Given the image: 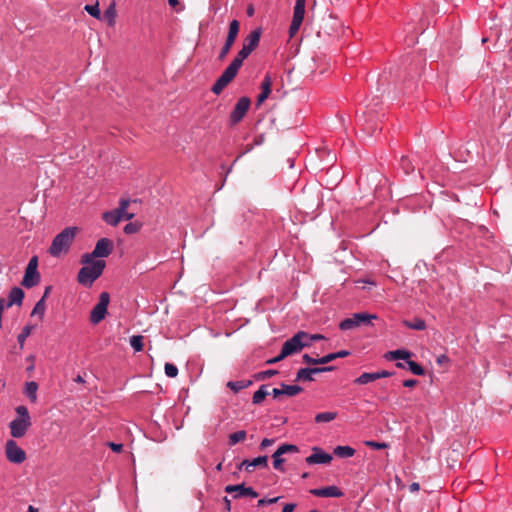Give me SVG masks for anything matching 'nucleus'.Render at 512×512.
<instances>
[{
    "instance_id": "8fccbe9b",
    "label": "nucleus",
    "mask_w": 512,
    "mask_h": 512,
    "mask_svg": "<svg viewBox=\"0 0 512 512\" xmlns=\"http://www.w3.org/2000/svg\"><path fill=\"white\" fill-rule=\"evenodd\" d=\"M366 445L369 446V447H372L374 449H377V450H380V449H385L388 447V444L387 443H384V442H375V441H367L366 442Z\"/></svg>"
},
{
    "instance_id": "774afa93",
    "label": "nucleus",
    "mask_w": 512,
    "mask_h": 512,
    "mask_svg": "<svg viewBox=\"0 0 512 512\" xmlns=\"http://www.w3.org/2000/svg\"><path fill=\"white\" fill-rule=\"evenodd\" d=\"M271 394H272V396H273L274 398H278V397L282 396V395H283L282 387H280V388H274V389L272 390Z\"/></svg>"
},
{
    "instance_id": "9d476101",
    "label": "nucleus",
    "mask_w": 512,
    "mask_h": 512,
    "mask_svg": "<svg viewBox=\"0 0 512 512\" xmlns=\"http://www.w3.org/2000/svg\"><path fill=\"white\" fill-rule=\"evenodd\" d=\"M250 104H251L250 99L245 96L241 97L237 101L235 107L233 108L232 112L230 113L229 120H230L231 125H236L244 118V116L246 115V113L248 112V110L250 108Z\"/></svg>"
},
{
    "instance_id": "412c9836",
    "label": "nucleus",
    "mask_w": 512,
    "mask_h": 512,
    "mask_svg": "<svg viewBox=\"0 0 512 512\" xmlns=\"http://www.w3.org/2000/svg\"><path fill=\"white\" fill-rule=\"evenodd\" d=\"M262 34V28L258 27L252 30L244 39V42L250 45L252 48L256 49L259 45L260 38Z\"/></svg>"
},
{
    "instance_id": "2f4dec72",
    "label": "nucleus",
    "mask_w": 512,
    "mask_h": 512,
    "mask_svg": "<svg viewBox=\"0 0 512 512\" xmlns=\"http://www.w3.org/2000/svg\"><path fill=\"white\" fill-rule=\"evenodd\" d=\"M255 49L252 48L250 45L246 44L243 41L242 49L238 52L237 56L234 58L236 61H238L240 64H243L244 60L254 51Z\"/></svg>"
},
{
    "instance_id": "f257e3e1",
    "label": "nucleus",
    "mask_w": 512,
    "mask_h": 512,
    "mask_svg": "<svg viewBox=\"0 0 512 512\" xmlns=\"http://www.w3.org/2000/svg\"><path fill=\"white\" fill-rule=\"evenodd\" d=\"M81 263L83 264V267L78 272L77 281L85 287H91L102 275L106 267V262L101 259L95 260L93 258H91L90 261L85 262L83 254L81 256Z\"/></svg>"
},
{
    "instance_id": "58836bf2",
    "label": "nucleus",
    "mask_w": 512,
    "mask_h": 512,
    "mask_svg": "<svg viewBox=\"0 0 512 512\" xmlns=\"http://www.w3.org/2000/svg\"><path fill=\"white\" fill-rule=\"evenodd\" d=\"M104 18L107 20L108 24L110 26L114 25L115 23V17H116V10H115V4L112 3L103 14Z\"/></svg>"
},
{
    "instance_id": "bf43d9fd",
    "label": "nucleus",
    "mask_w": 512,
    "mask_h": 512,
    "mask_svg": "<svg viewBox=\"0 0 512 512\" xmlns=\"http://www.w3.org/2000/svg\"><path fill=\"white\" fill-rule=\"evenodd\" d=\"M302 361L307 364H318L317 358H313L309 354H304L302 356Z\"/></svg>"
},
{
    "instance_id": "39448f33",
    "label": "nucleus",
    "mask_w": 512,
    "mask_h": 512,
    "mask_svg": "<svg viewBox=\"0 0 512 512\" xmlns=\"http://www.w3.org/2000/svg\"><path fill=\"white\" fill-rule=\"evenodd\" d=\"M114 248L113 241L109 238H101L97 241L94 250L91 253L84 254L85 262L90 261L91 258L97 260L96 258H106L108 257Z\"/></svg>"
},
{
    "instance_id": "72a5a7b5",
    "label": "nucleus",
    "mask_w": 512,
    "mask_h": 512,
    "mask_svg": "<svg viewBox=\"0 0 512 512\" xmlns=\"http://www.w3.org/2000/svg\"><path fill=\"white\" fill-rule=\"evenodd\" d=\"M246 435L247 434H246L245 430H240V431H237V432H234V433L230 434L229 437H228L229 445L230 446H234L237 443L245 440Z\"/></svg>"
},
{
    "instance_id": "052dcab7",
    "label": "nucleus",
    "mask_w": 512,
    "mask_h": 512,
    "mask_svg": "<svg viewBox=\"0 0 512 512\" xmlns=\"http://www.w3.org/2000/svg\"><path fill=\"white\" fill-rule=\"evenodd\" d=\"M264 140H265L264 134H259V135L254 137L252 144L254 146H260V145H262L264 143Z\"/></svg>"
},
{
    "instance_id": "de8ad7c7",
    "label": "nucleus",
    "mask_w": 512,
    "mask_h": 512,
    "mask_svg": "<svg viewBox=\"0 0 512 512\" xmlns=\"http://www.w3.org/2000/svg\"><path fill=\"white\" fill-rule=\"evenodd\" d=\"M279 499H280V497L262 498V499L258 500L257 506L263 507L265 505L274 504V503L278 502Z\"/></svg>"
},
{
    "instance_id": "6ab92c4d",
    "label": "nucleus",
    "mask_w": 512,
    "mask_h": 512,
    "mask_svg": "<svg viewBox=\"0 0 512 512\" xmlns=\"http://www.w3.org/2000/svg\"><path fill=\"white\" fill-rule=\"evenodd\" d=\"M306 0H295L292 21L301 23L304 20Z\"/></svg>"
},
{
    "instance_id": "7c9ffc66",
    "label": "nucleus",
    "mask_w": 512,
    "mask_h": 512,
    "mask_svg": "<svg viewBox=\"0 0 512 512\" xmlns=\"http://www.w3.org/2000/svg\"><path fill=\"white\" fill-rule=\"evenodd\" d=\"M353 315H354V320H356L358 322V326H360L362 324L368 325L371 323V320L377 319L376 314L355 313Z\"/></svg>"
},
{
    "instance_id": "6e6552de",
    "label": "nucleus",
    "mask_w": 512,
    "mask_h": 512,
    "mask_svg": "<svg viewBox=\"0 0 512 512\" xmlns=\"http://www.w3.org/2000/svg\"><path fill=\"white\" fill-rule=\"evenodd\" d=\"M239 22L237 20H232L229 24V30H228V35L226 37V41L223 45V47L221 48L220 50V53L218 55V59L219 60H224L225 57L228 55V53L230 52L231 50V47L233 46L237 36H238V33H239Z\"/></svg>"
},
{
    "instance_id": "338daca9",
    "label": "nucleus",
    "mask_w": 512,
    "mask_h": 512,
    "mask_svg": "<svg viewBox=\"0 0 512 512\" xmlns=\"http://www.w3.org/2000/svg\"><path fill=\"white\" fill-rule=\"evenodd\" d=\"M333 354L335 356V359H337V358H343V357L350 355V352L347 350H341V351L335 352Z\"/></svg>"
},
{
    "instance_id": "13d9d810",
    "label": "nucleus",
    "mask_w": 512,
    "mask_h": 512,
    "mask_svg": "<svg viewBox=\"0 0 512 512\" xmlns=\"http://www.w3.org/2000/svg\"><path fill=\"white\" fill-rule=\"evenodd\" d=\"M37 265H38V258H37L36 256H33V257L30 259V261H29V263H28V265H27L26 269H29V270H37Z\"/></svg>"
},
{
    "instance_id": "a878e982",
    "label": "nucleus",
    "mask_w": 512,
    "mask_h": 512,
    "mask_svg": "<svg viewBox=\"0 0 512 512\" xmlns=\"http://www.w3.org/2000/svg\"><path fill=\"white\" fill-rule=\"evenodd\" d=\"M283 395L288 397H293L298 395L303 391V388L299 385H289L285 383H281Z\"/></svg>"
},
{
    "instance_id": "0eeeda50",
    "label": "nucleus",
    "mask_w": 512,
    "mask_h": 512,
    "mask_svg": "<svg viewBox=\"0 0 512 512\" xmlns=\"http://www.w3.org/2000/svg\"><path fill=\"white\" fill-rule=\"evenodd\" d=\"M299 451L298 446L294 444H282L277 448V450L272 454L273 459V467L274 469L284 472V462L285 459L282 457L286 453H297Z\"/></svg>"
},
{
    "instance_id": "680f3d73",
    "label": "nucleus",
    "mask_w": 512,
    "mask_h": 512,
    "mask_svg": "<svg viewBox=\"0 0 512 512\" xmlns=\"http://www.w3.org/2000/svg\"><path fill=\"white\" fill-rule=\"evenodd\" d=\"M275 442L274 439H270V438H264L261 443H260V448L261 449H265L269 446H271L273 443Z\"/></svg>"
},
{
    "instance_id": "9b49d317",
    "label": "nucleus",
    "mask_w": 512,
    "mask_h": 512,
    "mask_svg": "<svg viewBox=\"0 0 512 512\" xmlns=\"http://www.w3.org/2000/svg\"><path fill=\"white\" fill-rule=\"evenodd\" d=\"M224 491L226 493L232 494L234 499H240L243 497H251L256 498L258 497V492L255 491L252 487H246L243 483L237 484V485H227L224 488Z\"/></svg>"
},
{
    "instance_id": "7ed1b4c3",
    "label": "nucleus",
    "mask_w": 512,
    "mask_h": 512,
    "mask_svg": "<svg viewBox=\"0 0 512 512\" xmlns=\"http://www.w3.org/2000/svg\"><path fill=\"white\" fill-rule=\"evenodd\" d=\"M15 411L18 417L9 423L10 434L14 438H21L32 424L31 417L28 408L24 405L17 406Z\"/></svg>"
},
{
    "instance_id": "864d4df0",
    "label": "nucleus",
    "mask_w": 512,
    "mask_h": 512,
    "mask_svg": "<svg viewBox=\"0 0 512 512\" xmlns=\"http://www.w3.org/2000/svg\"><path fill=\"white\" fill-rule=\"evenodd\" d=\"M301 23L292 21L289 27V36L292 38L300 29Z\"/></svg>"
},
{
    "instance_id": "aec40b11",
    "label": "nucleus",
    "mask_w": 512,
    "mask_h": 512,
    "mask_svg": "<svg viewBox=\"0 0 512 512\" xmlns=\"http://www.w3.org/2000/svg\"><path fill=\"white\" fill-rule=\"evenodd\" d=\"M411 356V352L405 349H397L393 351H388L384 357L386 360H408Z\"/></svg>"
},
{
    "instance_id": "bb28decb",
    "label": "nucleus",
    "mask_w": 512,
    "mask_h": 512,
    "mask_svg": "<svg viewBox=\"0 0 512 512\" xmlns=\"http://www.w3.org/2000/svg\"><path fill=\"white\" fill-rule=\"evenodd\" d=\"M270 392L268 391V385H261L260 388L254 393L252 402L255 405L260 404Z\"/></svg>"
},
{
    "instance_id": "e2e57ef3",
    "label": "nucleus",
    "mask_w": 512,
    "mask_h": 512,
    "mask_svg": "<svg viewBox=\"0 0 512 512\" xmlns=\"http://www.w3.org/2000/svg\"><path fill=\"white\" fill-rule=\"evenodd\" d=\"M237 469L238 470H242V469H245L246 471L248 472H251V469L249 468V460L248 459H244L238 466H237Z\"/></svg>"
},
{
    "instance_id": "69168bd1",
    "label": "nucleus",
    "mask_w": 512,
    "mask_h": 512,
    "mask_svg": "<svg viewBox=\"0 0 512 512\" xmlns=\"http://www.w3.org/2000/svg\"><path fill=\"white\" fill-rule=\"evenodd\" d=\"M295 507H296V504H294V503L285 504L282 509V512H293Z\"/></svg>"
},
{
    "instance_id": "dca6fc26",
    "label": "nucleus",
    "mask_w": 512,
    "mask_h": 512,
    "mask_svg": "<svg viewBox=\"0 0 512 512\" xmlns=\"http://www.w3.org/2000/svg\"><path fill=\"white\" fill-rule=\"evenodd\" d=\"M40 279L38 270L26 269L21 284L26 288H32L40 282Z\"/></svg>"
},
{
    "instance_id": "49530a36",
    "label": "nucleus",
    "mask_w": 512,
    "mask_h": 512,
    "mask_svg": "<svg viewBox=\"0 0 512 512\" xmlns=\"http://www.w3.org/2000/svg\"><path fill=\"white\" fill-rule=\"evenodd\" d=\"M278 373L277 370H266V371H262L260 372L258 375H257V379H260V380H265V379H268L274 375H276Z\"/></svg>"
},
{
    "instance_id": "5fc2aeb1",
    "label": "nucleus",
    "mask_w": 512,
    "mask_h": 512,
    "mask_svg": "<svg viewBox=\"0 0 512 512\" xmlns=\"http://www.w3.org/2000/svg\"><path fill=\"white\" fill-rule=\"evenodd\" d=\"M26 361L29 362V365L27 366L26 371L30 374L35 369V356L34 355H29L26 358Z\"/></svg>"
},
{
    "instance_id": "423d86ee",
    "label": "nucleus",
    "mask_w": 512,
    "mask_h": 512,
    "mask_svg": "<svg viewBox=\"0 0 512 512\" xmlns=\"http://www.w3.org/2000/svg\"><path fill=\"white\" fill-rule=\"evenodd\" d=\"M110 302V295L108 292H102L99 296V302L93 307L90 312L89 320L92 324L100 323L108 312V305Z\"/></svg>"
},
{
    "instance_id": "a211bd4d",
    "label": "nucleus",
    "mask_w": 512,
    "mask_h": 512,
    "mask_svg": "<svg viewBox=\"0 0 512 512\" xmlns=\"http://www.w3.org/2000/svg\"><path fill=\"white\" fill-rule=\"evenodd\" d=\"M396 367L400 369L408 368L413 374L417 376H422L425 374V370L420 364L409 359L405 363L397 362Z\"/></svg>"
},
{
    "instance_id": "473e14b6",
    "label": "nucleus",
    "mask_w": 512,
    "mask_h": 512,
    "mask_svg": "<svg viewBox=\"0 0 512 512\" xmlns=\"http://www.w3.org/2000/svg\"><path fill=\"white\" fill-rule=\"evenodd\" d=\"M376 380L377 378L375 372H364L354 380V383L358 385H365Z\"/></svg>"
},
{
    "instance_id": "a18cd8bd",
    "label": "nucleus",
    "mask_w": 512,
    "mask_h": 512,
    "mask_svg": "<svg viewBox=\"0 0 512 512\" xmlns=\"http://www.w3.org/2000/svg\"><path fill=\"white\" fill-rule=\"evenodd\" d=\"M295 335H302L301 339H300V343H303L304 345V348L305 347H309L311 346L312 344V341H311V338H310V334L305 332V331H299L297 332Z\"/></svg>"
},
{
    "instance_id": "f3484780",
    "label": "nucleus",
    "mask_w": 512,
    "mask_h": 512,
    "mask_svg": "<svg viewBox=\"0 0 512 512\" xmlns=\"http://www.w3.org/2000/svg\"><path fill=\"white\" fill-rule=\"evenodd\" d=\"M24 298V291L19 287H14L10 290L8 295V300L6 301V307H11L12 305H21Z\"/></svg>"
},
{
    "instance_id": "cd10ccee",
    "label": "nucleus",
    "mask_w": 512,
    "mask_h": 512,
    "mask_svg": "<svg viewBox=\"0 0 512 512\" xmlns=\"http://www.w3.org/2000/svg\"><path fill=\"white\" fill-rule=\"evenodd\" d=\"M252 384L251 380H239V381H229L227 386L234 391L235 393L248 388Z\"/></svg>"
},
{
    "instance_id": "4c0bfd02",
    "label": "nucleus",
    "mask_w": 512,
    "mask_h": 512,
    "mask_svg": "<svg viewBox=\"0 0 512 512\" xmlns=\"http://www.w3.org/2000/svg\"><path fill=\"white\" fill-rule=\"evenodd\" d=\"M358 327V322L354 320V315L350 318L342 320L339 324V328L343 331L351 330Z\"/></svg>"
},
{
    "instance_id": "1a4fd4ad",
    "label": "nucleus",
    "mask_w": 512,
    "mask_h": 512,
    "mask_svg": "<svg viewBox=\"0 0 512 512\" xmlns=\"http://www.w3.org/2000/svg\"><path fill=\"white\" fill-rule=\"evenodd\" d=\"M5 453L9 462L21 464L26 460L25 451L20 448L15 440H7L5 445Z\"/></svg>"
},
{
    "instance_id": "4d7b16f0",
    "label": "nucleus",
    "mask_w": 512,
    "mask_h": 512,
    "mask_svg": "<svg viewBox=\"0 0 512 512\" xmlns=\"http://www.w3.org/2000/svg\"><path fill=\"white\" fill-rule=\"evenodd\" d=\"M108 446L116 453H120L123 450V444L121 443L109 442Z\"/></svg>"
},
{
    "instance_id": "6e6d98bb",
    "label": "nucleus",
    "mask_w": 512,
    "mask_h": 512,
    "mask_svg": "<svg viewBox=\"0 0 512 512\" xmlns=\"http://www.w3.org/2000/svg\"><path fill=\"white\" fill-rule=\"evenodd\" d=\"M375 374H376V378L378 380V379H381V378L391 377V376L394 375V372H390V371H387V370H381V371L375 372Z\"/></svg>"
},
{
    "instance_id": "b1692460",
    "label": "nucleus",
    "mask_w": 512,
    "mask_h": 512,
    "mask_svg": "<svg viewBox=\"0 0 512 512\" xmlns=\"http://www.w3.org/2000/svg\"><path fill=\"white\" fill-rule=\"evenodd\" d=\"M130 204L129 199H121L119 202V207L117 209H114L116 212L119 213L125 220H130L134 217L133 213H128L126 210Z\"/></svg>"
},
{
    "instance_id": "393cba45",
    "label": "nucleus",
    "mask_w": 512,
    "mask_h": 512,
    "mask_svg": "<svg viewBox=\"0 0 512 512\" xmlns=\"http://www.w3.org/2000/svg\"><path fill=\"white\" fill-rule=\"evenodd\" d=\"M404 326L409 329L422 331L426 329V322L421 318H414L413 320H404Z\"/></svg>"
},
{
    "instance_id": "3c124183",
    "label": "nucleus",
    "mask_w": 512,
    "mask_h": 512,
    "mask_svg": "<svg viewBox=\"0 0 512 512\" xmlns=\"http://www.w3.org/2000/svg\"><path fill=\"white\" fill-rule=\"evenodd\" d=\"M334 366H324V367H313L311 368L312 375L319 374L323 372H328L334 370Z\"/></svg>"
},
{
    "instance_id": "79ce46f5",
    "label": "nucleus",
    "mask_w": 512,
    "mask_h": 512,
    "mask_svg": "<svg viewBox=\"0 0 512 512\" xmlns=\"http://www.w3.org/2000/svg\"><path fill=\"white\" fill-rule=\"evenodd\" d=\"M45 310L46 304L43 299H40L36 302L31 314L38 315L42 319L45 314Z\"/></svg>"
},
{
    "instance_id": "c9c22d12",
    "label": "nucleus",
    "mask_w": 512,
    "mask_h": 512,
    "mask_svg": "<svg viewBox=\"0 0 512 512\" xmlns=\"http://www.w3.org/2000/svg\"><path fill=\"white\" fill-rule=\"evenodd\" d=\"M144 337L141 335H133L130 337V345L134 349L135 352H140L143 350L144 343H143Z\"/></svg>"
},
{
    "instance_id": "f704fd0d",
    "label": "nucleus",
    "mask_w": 512,
    "mask_h": 512,
    "mask_svg": "<svg viewBox=\"0 0 512 512\" xmlns=\"http://www.w3.org/2000/svg\"><path fill=\"white\" fill-rule=\"evenodd\" d=\"M337 417L336 412H321L315 416L316 423H327L334 420Z\"/></svg>"
},
{
    "instance_id": "0e129e2a",
    "label": "nucleus",
    "mask_w": 512,
    "mask_h": 512,
    "mask_svg": "<svg viewBox=\"0 0 512 512\" xmlns=\"http://www.w3.org/2000/svg\"><path fill=\"white\" fill-rule=\"evenodd\" d=\"M418 383L416 379H407L403 381V386L407 388L414 387Z\"/></svg>"
},
{
    "instance_id": "4468645a",
    "label": "nucleus",
    "mask_w": 512,
    "mask_h": 512,
    "mask_svg": "<svg viewBox=\"0 0 512 512\" xmlns=\"http://www.w3.org/2000/svg\"><path fill=\"white\" fill-rule=\"evenodd\" d=\"M310 493L316 497L340 498L344 495L343 491L337 486L331 485L327 487L314 488Z\"/></svg>"
},
{
    "instance_id": "c03bdc74",
    "label": "nucleus",
    "mask_w": 512,
    "mask_h": 512,
    "mask_svg": "<svg viewBox=\"0 0 512 512\" xmlns=\"http://www.w3.org/2000/svg\"><path fill=\"white\" fill-rule=\"evenodd\" d=\"M164 369L166 376L169 378H174L178 375V368L172 363H166Z\"/></svg>"
},
{
    "instance_id": "603ef678",
    "label": "nucleus",
    "mask_w": 512,
    "mask_h": 512,
    "mask_svg": "<svg viewBox=\"0 0 512 512\" xmlns=\"http://www.w3.org/2000/svg\"><path fill=\"white\" fill-rule=\"evenodd\" d=\"M335 360V356L333 353H329L327 355H324L320 358H317L318 364H327L331 361Z\"/></svg>"
},
{
    "instance_id": "ea45409f",
    "label": "nucleus",
    "mask_w": 512,
    "mask_h": 512,
    "mask_svg": "<svg viewBox=\"0 0 512 512\" xmlns=\"http://www.w3.org/2000/svg\"><path fill=\"white\" fill-rule=\"evenodd\" d=\"M400 167L406 175L412 173L415 169V166L413 165L412 161L406 156H403L401 158Z\"/></svg>"
},
{
    "instance_id": "09e8293b",
    "label": "nucleus",
    "mask_w": 512,
    "mask_h": 512,
    "mask_svg": "<svg viewBox=\"0 0 512 512\" xmlns=\"http://www.w3.org/2000/svg\"><path fill=\"white\" fill-rule=\"evenodd\" d=\"M139 226L136 223H128L124 227V232L126 234H134L138 232Z\"/></svg>"
},
{
    "instance_id": "ddd939ff",
    "label": "nucleus",
    "mask_w": 512,
    "mask_h": 512,
    "mask_svg": "<svg viewBox=\"0 0 512 512\" xmlns=\"http://www.w3.org/2000/svg\"><path fill=\"white\" fill-rule=\"evenodd\" d=\"M312 451L313 453L306 458L307 464H329L332 461V456L321 448L313 447Z\"/></svg>"
},
{
    "instance_id": "a19ab883",
    "label": "nucleus",
    "mask_w": 512,
    "mask_h": 512,
    "mask_svg": "<svg viewBox=\"0 0 512 512\" xmlns=\"http://www.w3.org/2000/svg\"><path fill=\"white\" fill-rule=\"evenodd\" d=\"M31 330H32V327L29 325H26L23 327L22 331L18 334L17 341L20 345V348L24 347V343H25L26 339L29 337V335L31 334Z\"/></svg>"
},
{
    "instance_id": "5701e85b",
    "label": "nucleus",
    "mask_w": 512,
    "mask_h": 512,
    "mask_svg": "<svg viewBox=\"0 0 512 512\" xmlns=\"http://www.w3.org/2000/svg\"><path fill=\"white\" fill-rule=\"evenodd\" d=\"M38 384L35 381L26 382L24 393L32 403L37 401Z\"/></svg>"
},
{
    "instance_id": "37998d69",
    "label": "nucleus",
    "mask_w": 512,
    "mask_h": 512,
    "mask_svg": "<svg viewBox=\"0 0 512 512\" xmlns=\"http://www.w3.org/2000/svg\"><path fill=\"white\" fill-rule=\"evenodd\" d=\"M84 10L89 14L91 15L92 17L96 18V19H100L101 18V12H100V9H99V4L96 3L94 5H86L84 7Z\"/></svg>"
},
{
    "instance_id": "f8f14e48",
    "label": "nucleus",
    "mask_w": 512,
    "mask_h": 512,
    "mask_svg": "<svg viewBox=\"0 0 512 512\" xmlns=\"http://www.w3.org/2000/svg\"><path fill=\"white\" fill-rule=\"evenodd\" d=\"M302 335H294L283 343L281 357H288L300 352L304 345L300 343Z\"/></svg>"
},
{
    "instance_id": "20e7f679",
    "label": "nucleus",
    "mask_w": 512,
    "mask_h": 512,
    "mask_svg": "<svg viewBox=\"0 0 512 512\" xmlns=\"http://www.w3.org/2000/svg\"><path fill=\"white\" fill-rule=\"evenodd\" d=\"M242 64L233 59V61L229 64V66L223 71L220 77L213 84L211 91L219 95L224 88L236 77L239 69Z\"/></svg>"
},
{
    "instance_id": "e433bc0d",
    "label": "nucleus",
    "mask_w": 512,
    "mask_h": 512,
    "mask_svg": "<svg viewBox=\"0 0 512 512\" xmlns=\"http://www.w3.org/2000/svg\"><path fill=\"white\" fill-rule=\"evenodd\" d=\"M255 467H268V456L263 455L254 458L253 460H249V468H255Z\"/></svg>"
},
{
    "instance_id": "2eb2a0df",
    "label": "nucleus",
    "mask_w": 512,
    "mask_h": 512,
    "mask_svg": "<svg viewBox=\"0 0 512 512\" xmlns=\"http://www.w3.org/2000/svg\"><path fill=\"white\" fill-rule=\"evenodd\" d=\"M272 86V79L269 74L264 76V79L261 82V93L257 97V106H260L270 95Z\"/></svg>"
},
{
    "instance_id": "4be33fe9",
    "label": "nucleus",
    "mask_w": 512,
    "mask_h": 512,
    "mask_svg": "<svg viewBox=\"0 0 512 512\" xmlns=\"http://www.w3.org/2000/svg\"><path fill=\"white\" fill-rule=\"evenodd\" d=\"M102 219L111 226H116L119 224L121 220H123V217L119 215L118 212L115 210L106 211L102 215Z\"/></svg>"
},
{
    "instance_id": "f03ea898",
    "label": "nucleus",
    "mask_w": 512,
    "mask_h": 512,
    "mask_svg": "<svg viewBox=\"0 0 512 512\" xmlns=\"http://www.w3.org/2000/svg\"><path fill=\"white\" fill-rule=\"evenodd\" d=\"M76 233V227H66L52 240L48 250L49 253L53 257H60L62 254L67 253L75 239Z\"/></svg>"
},
{
    "instance_id": "c756f323",
    "label": "nucleus",
    "mask_w": 512,
    "mask_h": 512,
    "mask_svg": "<svg viewBox=\"0 0 512 512\" xmlns=\"http://www.w3.org/2000/svg\"><path fill=\"white\" fill-rule=\"evenodd\" d=\"M313 380H314V378L311 373V367L300 368L296 373L295 381L311 382Z\"/></svg>"
},
{
    "instance_id": "c85d7f7f",
    "label": "nucleus",
    "mask_w": 512,
    "mask_h": 512,
    "mask_svg": "<svg viewBox=\"0 0 512 512\" xmlns=\"http://www.w3.org/2000/svg\"><path fill=\"white\" fill-rule=\"evenodd\" d=\"M334 454L341 458H349L355 454V449L351 446H337L334 449Z\"/></svg>"
}]
</instances>
